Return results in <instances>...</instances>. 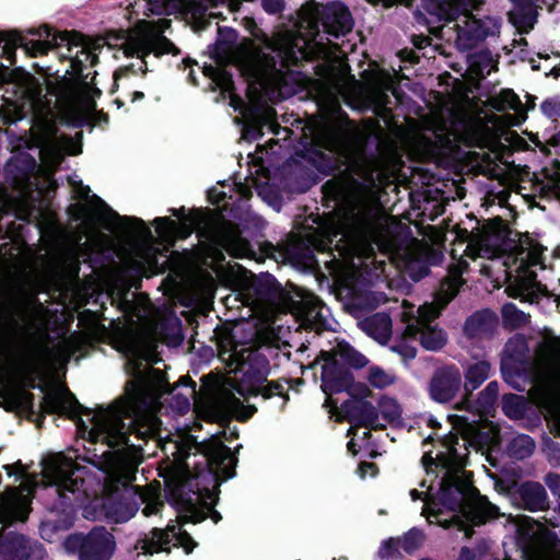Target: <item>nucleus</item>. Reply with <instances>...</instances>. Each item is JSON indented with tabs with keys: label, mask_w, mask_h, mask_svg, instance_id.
<instances>
[{
	"label": "nucleus",
	"mask_w": 560,
	"mask_h": 560,
	"mask_svg": "<svg viewBox=\"0 0 560 560\" xmlns=\"http://www.w3.org/2000/svg\"><path fill=\"white\" fill-rule=\"evenodd\" d=\"M70 220L52 229L55 241L34 245H176L192 234L194 245H252L244 235L247 225L209 207L167 209L168 215L156 217L147 223L138 217L120 215L101 197L93 195L89 202L71 203ZM1 245H30L5 242Z\"/></svg>",
	"instance_id": "obj_1"
},
{
	"label": "nucleus",
	"mask_w": 560,
	"mask_h": 560,
	"mask_svg": "<svg viewBox=\"0 0 560 560\" xmlns=\"http://www.w3.org/2000/svg\"><path fill=\"white\" fill-rule=\"evenodd\" d=\"M166 390L161 372L147 369L143 374L135 372V380L129 383L124 397L107 407L88 409L81 417L83 434L89 441L107 447L102 451L97 465L122 483L132 480L135 466L140 460L139 451L128 444L124 419L133 417L135 431L139 435L150 436L158 433L160 422L151 409L158 397ZM94 456L98 457L97 454Z\"/></svg>",
	"instance_id": "obj_2"
},
{
	"label": "nucleus",
	"mask_w": 560,
	"mask_h": 560,
	"mask_svg": "<svg viewBox=\"0 0 560 560\" xmlns=\"http://www.w3.org/2000/svg\"><path fill=\"white\" fill-rule=\"evenodd\" d=\"M385 178V162L375 152L354 154L339 178L328 179L322 186L323 199L326 201H343L349 208L347 225L354 238L352 243L338 241L335 245H444V243H427L410 235L407 243H395L389 240V226L385 218L373 206L376 199L378 183Z\"/></svg>",
	"instance_id": "obj_3"
},
{
	"label": "nucleus",
	"mask_w": 560,
	"mask_h": 560,
	"mask_svg": "<svg viewBox=\"0 0 560 560\" xmlns=\"http://www.w3.org/2000/svg\"><path fill=\"white\" fill-rule=\"evenodd\" d=\"M491 247H459L452 249V258L459 257L458 262H453L446 281L441 285L434 301L424 303L417 310V316L413 314V307L408 302L402 303L401 318L406 322V332L410 336L419 335V340L423 348L430 351L442 349L447 340L446 334L432 325V320L439 317L445 305L456 295L462 285L460 273L467 266L464 257L476 259L481 256V250L490 252Z\"/></svg>",
	"instance_id": "obj_4"
},
{
	"label": "nucleus",
	"mask_w": 560,
	"mask_h": 560,
	"mask_svg": "<svg viewBox=\"0 0 560 560\" xmlns=\"http://www.w3.org/2000/svg\"><path fill=\"white\" fill-rule=\"evenodd\" d=\"M54 40L67 48V54H60V61L69 60L71 65L61 75L58 70L50 74L55 81L47 83V93L63 102L73 103L90 86L89 74H83L85 62L94 67L98 63V56L91 51L88 37L79 31H61Z\"/></svg>",
	"instance_id": "obj_5"
},
{
	"label": "nucleus",
	"mask_w": 560,
	"mask_h": 560,
	"mask_svg": "<svg viewBox=\"0 0 560 560\" xmlns=\"http://www.w3.org/2000/svg\"><path fill=\"white\" fill-rule=\"evenodd\" d=\"M170 446L174 448V458L165 462L161 466L160 472L170 487H182L184 482L189 480V464L185 463V459L192 448L207 457L211 474L215 476V479L228 480L234 476L235 458L230 448L223 445L219 435L212 436L203 443H198L195 438L185 434L179 440L171 442Z\"/></svg>",
	"instance_id": "obj_6"
},
{
	"label": "nucleus",
	"mask_w": 560,
	"mask_h": 560,
	"mask_svg": "<svg viewBox=\"0 0 560 560\" xmlns=\"http://www.w3.org/2000/svg\"><path fill=\"white\" fill-rule=\"evenodd\" d=\"M480 0H424L425 11L440 21L456 22L455 45L460 51H468L489 36H494L501 27V20L493 16L476 18Z\"/></svg>",
	"instance_id": "obj_7"
},
{
	"label": "nucleus",
	"mask_w": 560,
	"mask_h": 560,
	"mask_svg": "<svg viewBox=\"0 0 560 560\" xmlns=\"http://www.w3.org/2000/svg\"><path fill=\"white\" fill-rule=\"evenodd\" d=\"M247 28L250 35L260 43L248 55V62L259 74H282L292 67L301 65L304 51L298 47L294 39L287 35L270 37L252 19Z\"/></svg>",
	"instance_id": "obj_8"
},
{
	"label": "nucleus",
	"mask_w": 560,
	"mask_h": 560,
	"mask_svg": "<svg viewBox=\"0 0 560 560\" xmlns=\"http://www.w3.org/2000/svg\"><path fill=\"white\" fill-rule=\"evenodd\" d=\"M48 312L40 305L27 307L20 316L16 324V338L27 352L37 359H54L63 363L73 353L74 349L70 340H65L56 348L55 352L48 353Z\"/></svg>",
	"instance_id": "obj_9"
},
{
	"label": "nucleus",
	"mask_w": 560,
	"mask_h": 560,
	"mask_svg": "<svg viewBox=\"0 0 560 560\" xmlns=\"http://www.w3.org/2000/svg\"><path fill=\"white\" fill-rule=\"evenodd\" d=\"M322 368V387L328 395L351 392L353 377L349 368L362 369L368 359L347 342H339L332 353H324L317 362Z\"/></svg>",
	"instance_id": "obj_10"
},
{
	"label": "nucleus",
	"mask_w": 560,
	"mask_h": 560,
	"mask_svg": "<svg viewBox=\"0 0 560 560\" xmlns=\"http://www.w3.org/2000/svg\"><path fill=\"white\" fill-rule=\"evenodd\" d=\"M319 142L329 153L312 144L304 145L298 150L295 155L323 175H331L341 165L340 158L343 156L349 147V136L346 129L336 124H327L320 132Z\"/></svg>",
	"instance_id": "obj_11"
},
{
	"label": "nucleus",
	"mask_w": 560,
	"mask_h": 560,
	"mask_svg": "<svg viewBox=\"0 0 560 560\" xmlns=\"http://www.w3.org/2000/svg\"><path fill=\"white\" fill-rule=\"evenodd\" d=\"M37 35L38 38H27L16 30L0 31V46H2L3 57L12 65L15 62L16 48H23L30 57L36 58L47 55L52 48H61V45L55 43L54 38L59 32H55L50 26L44 25L37 31L30 32Z\"/></svg>",
	"instance_id": "obj_12"
},
{
	"label": "nucleus",
	"mask_w": 560,
	"mask_h": 560,
	"mask_svg": "<svg viewBox=\"0 0 560 560\" xmlns=\"http://www.w3.org/2000/svg\"><path fill=\"white\" fill-rule=\"evenodd\" d=\"M140 504H144L145 516L156 514L163 506L160 487L149 485L141 491H127L124 500L113 506L112 517L117 523L126 522L136 515Z\"/></svg>",
	"instance_id": "obj_13"
},
{
	"label": "nucleus",
	"mask_w": 560,
	"mask_h": 560,
	"mask_svg": "<svg viewBox=\"0 0 560 560\" xmlns=\"http://www.w3.org/2000/svg\"><path fill=\"white\" fill-rule=\"evenodd\" d=\"M42 474L44 479L49 483L74 492L83 482L81 469L73 459L62 455L55 454L49 456L43 463Z\"/></svg>",
	"instance_id": "obj_14"
},
{
	"label": "nucleus",
	"mask_w": 560,
	"mask_h": 560,
	"mask_svg": "<svg viewBox=\"0 0 560 560\" xmlns=\"http://www.w3.org/2000/svg\"><path fill=\"white\" fill-rule=\"evenodd\" d=\"M35 485L33 479H27L19 489L10 490L0 497L1 526L9 525L14 521H26Z\"/></svg>",
	"instance_id": "obj_15"
},
{
	"label": "nucleus",
	"mask_w": 560,
	"mask_h": 560,
	"mask_svg": "<svg viewBox=\"0 0 560 560\" xmlns=\"http://www.w3.org/2000/svg\"><path fill=\"white\" fill-rule=\"evenodd\" d=\"M171 547H182L186 553H190L195 547L192 539L182 530L180 526H168L165 530L154 529L149 536L139 542L137 547L144 555H154L170 551Z\"/></svg>",
	"instance_id": "obj_16"
},
{
	"label": "nucleus",
	"mask_w": 560,
	"mask_h": 560,
	"mask_svg": "<svg viewBox=\"0 0 560 560\" xmlns=\"http://www.w3.org/2000/svg\"><path fill=\"white\" fill-rule=\"evenodd\" d=\"M315 18L323 31L336 38L345 36L353 28V19L350 10L340 1L316 5Z\"/></svg>",
	"instance_id": "obj_17"
},
{
	"label": "nucleus",
	"mask_w": 560,
	"mask_h": 560,
	"mask_svg": "<svg viewBox=\"0 0 560 560\" xmlns=\"http://www.w3.org/2000/svg\"><path fill=\"white\" fill-rule=\"evenodd\" d=\"M68 544L79 548L80 560H108L114 551V538L104 529H95L86 536H71Z\"/></svg>",
	"instance_id": "obj_18"
},
{
	"label": "nucleus",
	"mask_w": 560,
	"mask_h": 560,
	"mask_svg": "<svg viewBox=\"0 0 560 560\" xmlns=\"http://www.w3.org/2000/svg\"><path fill=\"white\" fill-rule=\"evenodd\" d=\"M370 249L371 247H336L337 255L334 254V259L326 264L339 285H347L348 280L355 276Z\"/></svg>",
	"instance_id": "obj_19"
},
{
	"label": "nucleus",
	"mask_w": 560,
	"mask_h": 560,
	"mask_svg": "<svg viewBox=\"0 0 560 560\" xmlns=\"http://www.w3.org/2000/svg\"><path fill=\"white\" fill-rule=\"evenodd\" d=\"M38 164L33 155L27 152H21L12 156L5 165L7 177H11V185L25 192L31 189L35 183L33 178L37 172Z\"/></svg>",
	"instance_id": "obj_20"
},
{
	"label": "nucleus",
	"mask_w": 560,
	"mask_h": 560,
	"mask_svg": "<svg viewBox=\"0 0 560 560\" xmlns=\"http://www.w3.org/2000/svg\"><path fill=\"white\" fill-rule=\"evenodd\" d=\"M395 262L410 272L415 280L427 273L430 247H385Z\"/></svg>",
	"instance_id": "obj_21"
},
{
	"label": "nucleus",
	"mask_w": 560,
	"mask_h": 560,
	"mask_svg": "<svg viewBox=\"0 0 560 560\" xmlns=\"http://www.w3.org/2000/svg\"><path fill=\"white\" fill-rule=\"evenodd\" d=\"M513 10L509 13V21L520 34H528L538 21L539 10L547 4L546 0H510Z\"/></svg>",
	"instance_id": "obj_22"
},
{
	"label": "nucleus",
	"mask_w": 560,
	"mask_h": 560,
	"mask_svg": "<svg viewBox=\"0 0 560 560\" xmlns=\"http://www.w3.org/2000/svg\"><path fill=\"white\" fill-rule=\"evenodd\" d=\"M462 384L460 374L452 369L440 371L430 386L431 397L438 402H446L455 397Z\"/></svg>",
	"instance_id": "obj_23"
},
{
	"label": "nucleus",
	"mask_w": 560,
	"mask_h": 560,
	"mask_svg": "<svg viewBox=\"0 0 560 560\" xmlns=\"http://www.w3.org/2000/svg\"><path fill=\"white\" fill-rule=\"evenodd\" d=\"M215 501V494L207 490L205 493L198 494L195 502H192V499L189 500L187 506L180 511V517L186 522L199 523L210 516L217 523L219 516L212 511Z\"/></svg>",
	"instance_id": "obj_24"
},
{
	"label": "nucleus",
	"mask_w": 560,
	"mask_h": 560,
	"mask_svg": "<svg viewBox=\"0 0 560 560\" xmlns=\"http://www.w3.org/2000/svg\"><path fill=\"white\" fill-rule=\"evenodd\" d=\"M345 417L358 423L375 424L381 416L380 407L376 409L371 402L360 399H350L342 406Z\"/></svg>",
	"instance_id": "obj_25"
},
{
	"label": "nucleus",
	"mask_w": 560,
	"mask_h": 560,
	"mask_svg": "<svg viewBox=\"0 0 560 560\" xmlns=\"http://www.w3.org/2000/svg\"><path fill=\"white\" fill-rule=\"evenodd\" d=\"M363 331L381 343L388 341L392 334V320L386 314H374L360 323Z\"/></svg>",
	"instance_id": "obj_26"
},
{
	"label": "nucleus",
	"mask_w": 560,
	"mask_h": 560,
	"mask_svg": "<svg viewBox=\"0 0 560 560\" xmlns=\"http://www.w3.org/2000/svg\"><path fill=\"white\" fill-rule=\"evenodd\" d=\"M43 409L47 412L70 415L77 409V399L66 389H57L46 395Z\"/></svg>",
	"instance_id": "obj_27"
},
{
	"label": "nucleus",
	"mask_w": 560,
	"mask_h": 560,
	"mask_svg": "<svg viewBox=\"0 0 560 560\" xmlns=\"http://www.w3.org/2000/svg\"><path fill=\"white\" fill-rule=\"evenodd\" d=\"M482 237L477 243L468 245H508L504 242L505 224L501 217H495L482 225Z\"/></svg>",
	"instance_id": "obj_28"
},
{
	"label": "nucleus",
	"mask_w": 560,
	"mask_h": 560,
	"mask_svg": "<svg viewBox=\"0 0 560 560\" xmlns=\"http://www.w3.org/2000/svg\"><path fill=\"white\" fill-rule=\"evenodd\" d=\"M489 103L497 112L508 109L520 112L523 106L518 95L512 89H503L497 96L491 97Z\"/></svg>",
	"instance_id": "obj_29"
},
{
	"label": "nucleus",
	"mask_w": 560,
	"mask_h": 560,
	"mask_svg": "<svg viewBox=\"0 0 560 560\" xmlns=\"http://www.w3.org/2000/svg\"><path fill=\"white\" fill-rule=\"evenodd\" d=\"M492 61V52L488 48L467 55L468 70L476 77L483 78L485 71L491 66Z\"/></svg>",
	"instance_id": "obj_30"
},
{
	"label": "nucleus",
	"mask_w": 560,
	"mask_h": 560,
	"mask_svg": "<svg viewBox=\"0 0 560 560\" xmlns=\"http://www.w3.org/2000/svg\"><path fill=\"white\" fill-rule=\"evenodd\" d=\"M490 374V365L486 362H477L466 372L465 389L472 392L485 383Z\"/></svg>",
	"instance_id": "obj_31"
},
{
	"label": "nucleus",
	"mask_w": 560,
	"mask_h": 560,
	"mask_svg": "<svg viewBox=\"0 0 560 560\" xmlns=\"http://www.w3.org/2000/svg\"><path fill=\"white\" fill-rule=\"evenodd\" d=\"M24 116V106L21 103L4 101V104L0 107V119L7 126L22 120Z\"/></svg>",
	"instance_id": "obj_32"
},
{
	"label": "nucleus",
	"mask_w": 560,
	"mask_h": 560,
	"mask_svg": "<svg viewBox=\"0 0 560 560\" xmlns=\"http://www.w3.org/2000/svg\"><path fill=\"white\" fill-rule=\"evenodd\" d=\"M151 37H152V43H153V48H154L153 55L156 58H160L163 55H167V54H171L173 56H177L180 54V49L178 47H176L175 44L171 39L165 37L164 35L160 34V35L151 36Z\"/></svg>",
	"instance_id": "obj_33"
},
{
	"label": "nucleus",
	"mask_w": 560,
	"mask_h": 560,
	"mask_svg": "<svg viewBox=\"0 0 560 560\" xmlns=\"http://www.w3.org/2000/svg\"><path fill=\"white\" fill-rule=\"evenodd\" d=\"M206 71L211 72L213 82L221 91L232 92L234 90L233 77L226 70L210 67L207 68Z\"/></svg>",
	"instance_id": "obj_34"
},
{
	"label": "nucleus",
	"mask_w": 560,
	"mask_h": 560,
	"mask_svg": "<svg viewBox=\"0 0 560 560\" xmlns=\"http://www.w3.org/2000/svg\"><path fill=\"white\" fill-rule=\"evenodd\" d=\"M19 200L7 187L0 186V217L15 214Z\"/></svg>",
	"instance_id": "obj_35"
},
{
	"label": "nucleus",
	"mask_w": 560,
	"mask_h": 560,
	"mask_svg": "<svg viewBox=\"0 0 560 560\" xmlns=\"http://www.w3.org/2000/svg\"><path fill=\"white\" fill-rule=\"evenodd\" d=\"M368 380L373 387L384 388L394 383L395 376L380 368H372Z\"/></svg>",
	"instance_id": "obj_36"
},
{
	"label": "nucleus",
	"mask_w": 560,
	"mask_h": 560,
	"mask_svg": "<svg viewBox=\"0 0 560 560\" xmlns=\"http://www.w3.org/2000/svg\"><path fill=\"white\" fill-rule=\"evenodd\" d=\"M30 404V396L26 392L18 390L4 397L3 406L8 410L25 408Z\"/></svg>",
	"instance_id": "obj_37"
},
{
	"label": "nucleus",
	"mask_w": 560,
	"mask_h": 560,
	"mask_svg": "<svg viewBox=\"0 0 560 560\" xmlns=\"http://www.w3.org/2000/svg\"><path fill=\"white\" fill-rule=\"evenodd\" d=\"M378 407L381 416L386 420L393 421L400 417V408L393 399H382Z\"/></svg>",
	"instance_id": "obj_38"
},
{
	"label": "nucleus",
	"mask_w": 560,
	"mask_h": 560,
	"mask_svg": "<svg viewBox=\"0 0 560 560\" xmlns=\"http://www.w3.org/2000/svg\"><path fill=\"white\" fill-rule=\"evenodd\" d=\"M495 515V510L492 505L485 503L480 504L472 511H470L469 520L474 524H481L483 523L488 517H493Z\"/></svg>",
	"instance_id": "obj_39"
},
{
	"label": "nucleus",
	"mask_w": 560,
	"mask_h": 560,
	"mask_svg": "<svg viewBox=\"0 0 560 560\" xmlns=\"http://www.w3.org/2000/svg\"><path fill=\"white\" fill-rule=\"evenodd\" d=\"M135 46L137 48V57L145 65V58L153 54L154 50L152 37H135Z\"/></svg>",
	"instance_id": "obj_40"
},
{
	"label": "nucleus",
	"mask_w": 560,
	"mask_h": 560,
	"mask_svg": "<svg viewBox=\"0 0 560 560\" xmlns=\"http://www.w3.org/2000/svg\"><path fill=\"white\" fill-rule=\"evenodd\" d=\"M521 250L518 255L522 256V261L526 266H536L541 259V247H518Z\"/></svg>",
	"instance_id": "obj_41"
},
{
	"label": "nucleus",
	"mask_w": 560,
	"mask_h": 560,
	"mask_svg": "<svg viewBox=\"0 0 560 560\" xmlns=\"http://www.w3.org/2000/svg\"><path fill=\"white\" fill-rule=\"evenodd\" d=\"M229 410L235 418L242 420L248 419L255 412L253 406H244L236 398L229 402Z\"/></svg>",
	"instance_id": "obj_42"
},
{
	"label": "nucleus",
	"mask_w": 560,
	"mask_h": 560,
	"mask_svg": "<svg viewBox=\"0 0 560 560\" xmlns=\"http://www.w3.org/2000/svg\"><path fill=\"white\" fill-rule=\"evenodd\" d=\"M540 109L548 118L557 119L560 116V102L547 98L540 104Z\"/></svg>",
	"instance_id": "obj_43"
},
{
	"label": "nucleus",
	"mask_w": 560,
	"mask_h": 560,
	"mask_svg": "<svg viewBox=\"0 0 560 560\" xmlns=\"http://www.w3.org/2000/svg\"><path fill=\"white\" fill-rule=\"evenodd\" d=\"M555 172L552 175H549V171L544 168L546 173V177H548L551 182L550 188L560 196V162L558 160L553 161Z\"/></svg>",
	"instance_id": "obj_44"
},
{
	"label": "nucleus",
	"mask_w": 560,
	"mask_h": 560,
	"mask_svg": "<svg viewBox=\"0 0 560 560\" xmlns=\"http://www.w3.org/2000/svg\"><path fill=\"white\" fill-rule=\"evenodd\" d=\"M421 540L422 535L419 530H410L404 539V547L406 550L410 551L417 548Z\"/></svg>",
	"instance_id": "obj_45"
},
{
	"label": "nucleus",
	"mask_w": 560,
	"mask_h": 560,
	"mask_svg": "<svg viewBox=\"0 0 560 560\" xmlns=\"http://www.w3.org/2000/svg\"><path fill=\"white\" fill-rule=\"evenodd\" d=\"M262 9L269 14H277L283 11V0H261Z\"/></svg>",
	"instance_id": "obj_46"
},
{
	"label": "nucleus",
	"mask_w": 560,
	"mask_h": 560,
	"mask_svg": "<svg viewBox=\"0 0 560 560\" xmlns=\"http://www.w3.org/2000/svg\"><path fill=\"white\" fill-rule=\"evenodd\" d=\"M130 74H133V75H137L138 74V69H136L135 65L133 63H130L128 66H125V67H120L118 68L115 72H114V75L113 78L115 80H119L121 77H128Z\"/></svg>",
	"instance_id": "obj_47"
},
{
	"label": "nucleus",
	"mask_w": 560,
	"mask_h": 560,
	"mask_svg": "<svg viewBox=\"0 0 560 560\" xmlns=\"http://www.w3.org/2000/svg\"><path fill=\"white\" fill-rule=\"evenodd\" d=\"M331 243H332L331 240L329 241V244L324 243V242H317V241L310 242V243H305V242L301 241V242H295V243L279 242L276 245H331ZM257 245L268 246V245H275V244L272 242H270V241H264V242L257 243Z\"/></svg>",
	"instance_id": "obj_48"
},
{
	"label": "nucleus",
	"mask_w": 560,
	"mask_h": 560,
	"mask_svg": "<svg viewBox=\"0 0 560 560\" xmlns=\"http://www.w3.org/2000/svg\"><path fill=\"white\" fill-rule=\"evenodd\" d=\"M359 474L362 478H364L366 476L373 477L376 475V468L373 464L364 463V464L360 465Z\"/></svg>",
	"instance_id": "obj_49"
},
{
	"label": "nucleus",
	"mask_w": 560,
	"mask_h": 560,
	"mask_svg": "<svg viewBox=\"0 0 560 560\" xmlns=\"http://www.w3.org/2000/svg\"><path fill=\"white\" fill-rule=\"evenodd\" d=\"M430 42H431L430 37L423 36V35L415 36L412 39L415 47L418 49L425 48L427 46L430 45Z\"/></svg>",
	"instance_id": "obj_50"
},
{
	"label": "nucleus",
	"mask_w": 560,
	"mask_h": 560,
	"mask_svg": "<svg viewBox=\"0 0 560 560\" xmlns=\"http://www.w3.org/2000/svg\"><path fill=\"white\" fill-rule=\"evenodd\" d=\"M336 118L343 125L352 126L353 122L349 118V115L340 107L338 106L336 109Z\"/></svg>",
	"instance_id": "obj_51"
},
{
	"label": "nucleus",
	"mask_w": 560,
	"mask_h": 560,
	"mask_svg": "<svg viewBox=\"0 0 560 560\" xmlns=\"http://www.w3.org/2000/svg\"><path fill=\"white\" fill-rule=\"evenodd\" d=\"M124 54L128 58L137 57V48L135 46V38L127 42L124 47Z\"/></svg>",
	"instance_id": "obj_52"
},
{
	"label": "nucleus",
	"mask_w": 560,
	"mask_h": 560,
	"mask_svg": "<svg viewBox=\"0 0 560 560\" xmlns=\"http://www.w3.org/2000/svg\"><path fill=\"white\" fill-rule=\"evenodd\" d=\"M530 140L532 142L538 147L540 149V151L545 154H550V150L548 149V143H542L539 139H538V136H535V137H530Z\"/></svg>",
	"instance_id": "obj_53"
},
{
	"label": "nucleus",
	"mask_w": 560,
	"mask_h": 560,
	"mask_svg": "<svg viewBox=\"0 0 560 560\" xmlns=\"http://www.w3.org/2000/svg\"><path fill=\"white\" fill-rule=\"evenodd\" d=\"M86 122H88V118H86L84 115H77V116L73 118V122H72V125H73L74 127H82V126H84Z\"/></svg>",
	"instance_id": "obj_54"
},
{
	"label": "nucleus",
	"mask_w": 560,
	"mask_h": 560,
	"mask_svg": "<svg viewBox=\"0 0 560 560\" xmlns=\"http://www.w3.org/2000/svg\"><path fill=\"white\" fill-rule=\"evenodd\" d=\"M550 147H560V130L547 141Z\"/></svg>",
	"instance_id": "obj_55"
},
{
	"label": "nucleus",
	"mask_w": 560,
	"mask_h": 560,
	"mask_svg": "<svg viewBox=\"0 0 560 560\" xmlns=\"http://www.w3.org/2000/svg\"><path fill=\"white\" fill-rule=\"evenodd\" d=\"M96 120H97V122H98V124H101V122L108 124V121H109V116H108V114H106V113H104V112H98V113L96 114Z\"/></svg>",
	"instance_id": "obj_56"
},
{
	"label": "nucleus",
	"mask_w": 560,
	"mask_h": 560,
	"mask_svg": "<svg viewBox=\"0 0 560 560\" xmlns=\"http://www.w3.org/2000/svg\"><path fill=\"white\" fill-rule=\"evenodd\" d=\"M247 132H248V133L253 132V138H254V139H257V138H259V137H261V136H262V132H261V131L259 130V128H258V127H256V126L248 128V129H247Z\"/></svg>",
	"instance_id": "obj_57"
},
{
	"label": "nucleus",
	"mask_w": 560,
	"mask_h": 560,
	"mask_svg": "<svg viewBox=\"0 0 560 560\" xmlns=\"http://www.w3.org/2000/svg\"><path fill=\"white\" fill-rule=\"evenodd\" d=\"M405 52L408 54L409 56H408V58L402 57L404 60H409L411 62L418 61V57L415 55L413 51H411V50L410 51H407V50H402L401 51V54H405Z\"/></svg>",
	"instance_id": "obj_58"
},
{
	"label": "nucleus",
	"mask_w": 560,
	"mask_h": 560,
	"mask_svg": "<svg viewBox=\"0 0 560 560\" xmlns=\"http://www.w3.org/2000/svg\"><path fill=\"white\" fill-rule=\"evenodd\" d=\"M142 98H144V93H143V92H141V91H135V92L132 93L131 102L133 103V102H136V101H140V100H142Z\"/></svg>",
	"instance_id": "obj_59"
},
{
	"label": "nucleus",
	"mask_w": 560,
	"mask_h": 560,
	"mask_svg": "<svg viewBox=\"0 0 560 560\" xmlns=\"http://www.w3.org/2000/svg\"><path fill=\"white\" fill-rule=\"evenodd\" d=\"M535 108V97L532 95H527V109Z\"/></svg>",
	"instance_id": "obj_60"
},
{
	"label": "nucleus",
	"mask_w": 560,
	"mask_h": 560,
	"mask_svg": "<svg viewBox=\"0 0 560 560\" xmlns=\"http://www.w3.org/2000/svg\"><path fill=\"white\" fill-rule=\"evenodd\" d=\"M504 409H505V412L510 416H513L516 413V411H513L512 410V407L510 405V402L506 400L505 404H504Z\"/></svg>",
	"instance_id": "obj_61"
},
{
	"label": "nucleus",
	"mask_w": 560,
	"mask_h": 560,
	"mask_svg": "<svg viewBox=\"0 0 560 560\" xmlns=\"http://www.w3.org/2000/svg\"><path fill=\"white\" fill-rule=\"evenodd\" d=\"M183 63L185 65V68H186V67H191L192 65H196V61L191 60L190 58H185L183 60Z\"/></svg>",
	"instance_id": "obj_62"
},
{
	"label": "nucleus",
	"mask_w": 560,
	"mask_h": 560,
	"mask_svg": "<svg viewBox=\"0 0 560 560\" xmlns=\"http://www.w3.org/2000/svg\"><path fill=\"white\" fill-rule=\"evenodd\" d=\"M406 355L409 357V358H415L416 357V350L413 348L408 349L407 352H406Z\"/></svg>",
	"instance_id": "obj_63"
},
{
	"label": "nucleus",
	"mask_w": 560,
	"mask_h": 560,
	"mask_svg": "<svg viewBox=\"0 0 560 560\" xmlns=\"http://www.w3.org/2000/svg\"><path fill=\"white\" fill-rule=\"evenodd\" d=\"M410 494H411V497H412V499H413V500L422 499V498H421V494H420V493H418V491H417V490H412V491L410 492Z\"/></svg>",
	"instance_id": "obj_64"
}]
</instances>
